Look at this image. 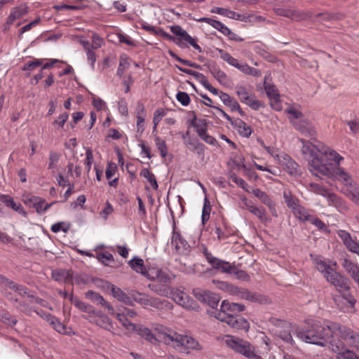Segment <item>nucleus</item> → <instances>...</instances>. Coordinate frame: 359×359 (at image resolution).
Instances as JSON below:
<instances>
[{
	"instance_id": "nucleus-41",
	"label": "nucleus",
	"mask_w": 359,
	"mask_h": 359,
	"mask_svg": "<svg viewBox=\"0 0 359 359\" xmlns=\"http://www.w3.org/2000/svg\"><path fill=\"white\" fill-rule=\"evenodd\" d=\"M285 113L288 114V118L290 120V123L293 126V127H298L296 122L301 118L303 114L298 109L294 107H290L285 110Z\"/></svg>"
},
{
	"instance_id": "nucleus-6",
	"label": "nucleus",
	"mask_w": 359,
	"mask_h": 359,
	"mask_svg": "<svg viewBox=\"0 0 359 359\" xmlns=\"http://www.w3.org/2000/svg\"><path fill=\"white\" fill-rule=\"evenodd\" d=\"M154 287H156L155 285H153L152 287L154 288ZM154 290L158 294L170 297L177 304L187 309H194L196 308V302L185 292L179 289L170 287H163L162 288H155Z\"/></svg>"
},
{
	"instance_id": "nucleus-46",
	"label": "nucleus",
	"mask_w": 359,
	"mask_h": 359,
	"mask_svg": "<svg viewBox=\"0 0 359 359\" xmlns=\"http://www.w3.org/2000/svg\"><path fill=\"white\" fill-rule=\"evenodd\" d=\"M211 211V205L207 197L204 198V204L202 210L201 220L203 224H205L210 219Z\"/></svg>"
},
{
	"instance_id": "nucleus-25",
	"label": "nucleus",
	"mask_w": 359,
	"mask_h": 359,
	"mask_svg": "<svg viewBox=\"0 0 359 359\" xmlns=\"http://www.w3.org/2000/svg\"><path fill=\"white\" fill-rule=\"evenodd\" d=\"M161 327L162 326L156 329L158 333ZM134 332H136L141 337L153 344H156L158 341H161L158 336L157 338L151 332V330L142 325L136 326V330Z\"/></svg>"
},
{
	"instance_id": "nucleus-36",
	"label": "nucleus",
	"mask_w": 359,
	"mask_h": 359,
	"mask_svg": "<svg viewBox=\"0 0 359 359\" xmlns=\"http://www.w3.org/2000/svg\"><path fill=\"white\" fill-rule=\"evenodd\" d=\"M94 314L97 317L95 321L97 325L109 331L113 330L112 321L107 316L102 314L100 311H96Z\"/></svg>"
},
{
	"instance_id": "nucleus-23",
	"label": "nucleus",
	"mask_w": 359,
	"mask_h": 359,
	"mask_svg": "<svg viewBox=\"0 0 359 359\" xmlns=\"http://www.w3.org/2000/svg\"><path fill=\"white\" fill-rule=\"evenodd\" d=\"M198 21L206 22L218 31L221 32L224 35L229 36V39H235L236 34H233L226 25L218 20L209 18H202L198 20Z\"/></svg>"
},
{
	"instance_id": "nucleus-11",
	"label": "nucleus",
	"mask_w": 359,
	"mask_h": 359,
	"mask_svg": "<svg viewBox=\"0 0 359 359\" xmlns=\"http://www.w3.org/2000/svg\"><path fill=\"white\" fill-rule=\"evenodd\" d=\"M132 300L142 305L143 306H151L156 309H160L163 303L158 298L152 297L145 293H141L134 291L131 293Z\"/></svg>"
},
{
	"instance_id": "nucleus-44",
	"label": "nucleus",
	"mask_w": 359,
	"mask_h": 359,
	"mask_svg": "<svg viewBox=\"0 0 359 359\" xmlns=\"http://www.w3.org/2000/svg\"><path fill=\"white\" fill-rule=\"evenodd\" d=\"M251 193L265 205L272 200L265 191H262L258 188H252Z\"/></svg>"
},
{
	"instance_id": "nucleus-10",
	"label": "nucleus",
	"mask_w": 359,
	"mask_h": 359,
	"mask_svg": "<svg viewBox=\"0 0 359 359\" xmlns=\"http://www.w3.org/2000/svg\"><path fill=\"white\" fill-rule=\"evenodd\" d=\"M219 339H221L222 343L225 344L227 347L247 356V345L243 339L231 335H226Z\"/></svg>"
},
{
	"instance_id": "nucleus-60",
	"label": "nucleus",
	"mask_w": 359,
	"mask_h": 359,
	"mask_svg": "<svg viewBox=\"0 0 359 359\" xmlns=\"http://www.w3.org/2000/svg\"><path fill=\"white\" fill-rule=\"evenodd\" d=\"M212 283L215 285V286L217 288H219L222 290L229 291V292L233 291V285L229 284L226 282L213 280Z\"/></svg>"
},
{
	"instance_id": "nucleus-26",
	"label": "nucleus",
	"mask_w": 359,
	"mask_h": 359,
	"mask_svg": "<svg viewBox=\"0 0 359 359\" xmlns=\"http://www.w3.org/2000/svg\"><path fill=\"white\" fill-rule=\"evenodd\" d=\"M309 190L317 194L321 195L328 198L332 202H337L338 198L337 195L329 191L328 189H325V187L318 184L310 183Z\"/></svg>"
},
{
	"instance_id": "nucleus-40",
	"label": "nucleus",
	"mask_w": 359,
	"mask_h": 359,
	"mask_svg": "<svg viewBox=\"0 0 359 359\" xmlns=\"http://www.w3.org/2000/svg\"><path fill=\"white\" fill-rule=\"evenodd\" d=\"M341 266L344 268L345 271L353 276L355 273L359 271V266L351 261L348 257H344L341 259Z\"/></svg>"
},
{
	"instance_id": "nucleus-48",
	"label": "nucleus",
	"mask_w": 359,
	"mask_h": 359,
	"mask_svg": "<svg viewBox=\"0 0 359 359\" xmlns=\"http://www.w3.org/2000/svg\"><path fill=\"white\" fill-rule=\"evenodd\" d=\"M264 89L269 98H277L280 97L278 91L274 85L269 84L264 80Z\"/></svg>"
},
{
	"instance_id": "nucleus-63",
	"label": "nucleus",
	"mask_w": 359,
	"mask_h": 359,
	"mask_svg": "<svg viewBox=\"0 0 359 359\" xmlns=\"http://www.w3.org/2000/svg\"><path fill=\"white\" fill-rule=\"evenodd\" d=\"M93 162V152L90 149H87L86 152V161H85V165H86V169L87 172H90L91 169V165Z\"/></svg>"
},
{
	"instance_id": "nucleus-62",
	"label": "nucleus",
	"mask_w": 359,
	"mask_h": 359,
	"mask_svg": "<svg viewBox=\"0 0 359 359\" xmlns=\"http://www.w3.org/2000/svg\"><path fill=\"white\" fill-rule=\"evenodd\" d=\"M212 76L220 83L226 81V75L225 73L218 69H213L211 71Z\"/></svg>"
},
{
	"instance_id": "nucleus-9",
	"label": "nucleus",
	"mask_w": 359,
	"mask_h": 359,
	"mask_svg": "<svg viewBox=\"0 0 359 359\" xmlns=\"http://www.w3.org/2000/svg\"><path fill=\"white\" fill-rule=\"evenodd\" d=\"M344 342L341 338L332 339L330 342V348L338 355V358L340 357L343 359H359V355H358L355 352L346 348Z\"/></svg>"
},
{
	"instance_id": "nucleus-53",
	"label": "nucleus",
	"mask_w": 359,
	"mask_h": 359,
	"mask_svg": "<svg viewBox=\"0 0 359 359\" xmlns=\"http://www.w3.org/2000/svg\"><path fill=\"white\" fill-rule=\"evenodd\" d=\"M70 229L69 224H66L64 222H57L55 224H53L51 227L50 230L53 233H58L60 231H62L65 233H67L69 231Z\"/></svg>"
},
{
	"instance_id": "nucleus-31",
	"label": "nucleus",
	"mask_w": 359,
	"mask_h": 359,
	"mask_svg": "<svg viewBox=\"0 0 359 359\" xmlns=\"http://www.w3.org/2000/svg\"><path fill=\"white\" fill-rule=\"evenodd\" d=\"M294 216L302 222H306L311 220L312 216V210H308L301 204L296 208L292 212Z\"/></svg>"
},
{
	"instance_id": "nucleus-16",
	"label": "nucleus",
	"mask_w": 359,
	"mask_h": 359,
	"mask_svg": "<svg viewBox=\"0 0 359 359\" xmlns=\"http://www.w3.org/2000/svg\"><path fill=\"white\" fill-rule=\"evenodd\" d=\"M339 338L354 347L359 355V334L357 332L343 326Z\"/></svg>"
},
{
	"instance_id": "nucleus-8",
	"label": "nucleus",
	"mask_w": 359,
	"mask_h": 359,
	"mask_svg": "<svg viewBox=\"0 0 359 359\" xmlns=\"http://www.w3.org/2000/svg\"><path fill=\"white\" fill-rule=\"evenodd\" d=\"M130 267L137 273H140L149 279H154L155 278H161L163 273L159 269H149L147 270L144 264V261L141 258L135 257L129 262Z\"/></svg>"
},
{
	"instance_id": "nucleus-20",
	"label": "nucleus",
	"mask_w": 359,
	"mask_h": 359,
	"mask_svg": "<svg viewBox=\"0 0 359 359\" xmlns=\"http://www.w3.org/2000/svg\"><path fill=\"white\" fill-rule=\"evenodd\" d=\"M85 296L87 299H90L93 303L106 308L110 314H115V310L114 307L108 302H107L104 299V297L99 293L92 290H88V292H86Z\"/></svg>"
},
{
	"instance_id": "nucleus-19",
	"label": "nucleus",
	"mask_w": 359,
	"mask_h": 359,
	"mask_svg": "<svg viewBox=\"0 0 359 359\" xmlns=\"http://www.w3.org/2000/svg\"><path fill=\"white\" fill-rule=\"evenodd\" d=\"M296 123L299 126V128L294 127L297 130L299 131L305 136L313 140L315 142H317V140L314 138L316 132L313 126L308 119L304 117V116H302L301 118L296 122Z\"/></svg>"
},
{
	"instance_id": "nucleus-33",
	"label": "nucleus",
	"mask_w": 359,
	"mask_h": 359,
	"mask_svg": "<svg viewBox=\"0 0 359 359\" xmlns=\"http://www.w3.org/2000/svg\"><path fill=\"white\" fill-rule=\"evenodd\" d=\"M219 57L224 61H226L229 65L239 69L241 71L245 72L246 71V65H240L238 61L233 58L229 53L222 50L217 49Z\"/></svg>"
},
{
	"instance_id": "nucleus-3",
	"label": "nucleus",
	"mask_w": 359,
	"mask_h": 359,
	"mask_svg": "<svg viewBox=\"0 0 359 359\" xmlns=\"http://www.w3.org/2000/svg\"><path fill=\"white\" fill-rule=\"evenodd\" d=\"M245 309L244 304L224 300L221 304L220 310L208 311V313L210 315H214L217 319L226 323L233 328L245 329L247 322L241 316L237 314V313L244 311Z\"/></svg>"
},
{
	"instance_id": "nucleus-38",
	"label": "nucleus",
	"mask_w": 359,
	"mask_h": 359,
	"mask_svg": "<svg viewBox=\"0 0 359 359\" xmlns=\"http://www.w3.org/2000/svg\"><path fill=\"white\" fill-rule=\"evenodd\" d=\"M116 316L117 320L126 330L132 332L136 330L137 325L128 319L124 311H121V309H118V312L116 313Z\"/></svg>"
},
{
	"instance_id": "nucleus-18",
	"label": "nucleus",
	"mask_w": 359,
	"mask_h": 359,
	"mask_svg": "<svg viewBox=\"0 0 359 359\" xmlns=\"http://www.w3.org/2000/svg\"><path fill=\"white\" fill-rule=\"evenodd\" d=\"M337 233L341 239L347 250L359 256V243L352 238L350 233L345 230L340 229L337 231Z\"/></svg>"
},
{
	"instance_id": "nucleus-1",
	"label": "nucleus",
	"mask_w": 359,
	"mask_h": 359,
	"mask_svg": "<svg viewBox=\"0 0 359 359\" xmlns=\"http://www.w3.org/2000/svg\"><path fill=\"white\" fill-rule=\"evenodd\" d=\"M343 326L332 321H321L317 319L306 320V327L295 331L296 336L309 344L320 346L330 345L332 339H338Z\"/></svg>"
},
{
	"instance_id": "nucleus-49",
	"label": "nucleus",
	"mask_w": 359,
	"mask_h": 359,
	"mask_svg": "<svg viewBox=\"0 0 359 359\" xmlns=\"http://www.w3.org/2000/svg\"><path fill=\"white\" fill-rule=\"evenodd\" d=\"M49 323L57 332L62 334L66 332V327L54 316H53V319L49 321Z\"/></svg>"
},
{
	"instance_id": "nucleus-32",
	"label": "nucleus",
	"mask_w": 359,
	"mask_h": 359,
	"mask_svg": "<svg viewBox=\"0 0 359 359\" xmlns=\"http://www.w3.org/2000/svg\"><path fill=\"white\" fill-rule=\"evenodd\" d=\"M199 296V299L209 305L212 309H215L219 302V297L210 292L205 291L200 294Z\"/></svg>"
},
{
	"instance_id": "nucleus-55",
	"label": "nucleus",
	"mask_w": 359,
	"mask_h": 359,
	"mask_svg": "<svg viewBox=\"0 0 359 359\" xmlns=\"http://www.w3.org/2000/svg\"><path fill=\"white\" fill-rule=\"evenodd\" d=\"M231 123L237 128L238 132L243 137L247 136V127L246 124L242 120L237 118L234 121H232Z\"/></svg>"
},
{
	"instance_id": "nucleus-21",
	"label": "nucleus",
	"mask_w": 359,
	"mask_h": 359,
	"mask_svg": "<svg viewBox=\"0 0 359 359\" xmlns=\"http://www.w3.org/2000/svg\"><path fill=\"white\" fill-rule=\"evenodd\" d=\"M170 31L172 33L177 36H180L182 39L189 43L194 48L197 50L199 53L202 52V49L199 45L196 43V39L191 37L187 32L184 30L179 25H174L170 27Z\"/></svg>"
},
{
	"instance_id": "nucleus-64",
	"label": "nucleus",
	"mask_w": 359,
	"mask_h": 359,
	"mask_svg": "<svg viewBox=\"0 0 359 359\" xmlns=\"http://www.w3.org/2000/svg\"><path fill=\"white\" fill-rule=\"evenodd\" d=\"M117 167L114 163H109L105 171L106 177L107 180L111 179L116 173Z\"/></svg>"
},
{
	"instance_id": "nucleus-56",
	"label": "nucleus",
	"mask_w": 359,
	"mask_h": 359,
	"mask_svg": "<svg viewBox=\"0 0 359 359\" xmlns=\"http://www.w3.org/2000/svg\"><path fill=\"white\" fill-rule=\"evenodd\" d=\"M309 222L310 223H311L312 224H313L314 226H316L320 230H322L324 231H328V229H327V226H326V224L322 220H320L319 218L314 216L313 215H312V216L311 217V220H309Z\"/></svg>"
},
{
	"instance_id": "nucleus-12",
	"label": "nucleus",
	"mask_w": 359,
	"mask_h": 359,
	"mask_svg": "<svg viewBox=\"0 0 359 359\" xmlns=\"http://www.w3.org/2000/svg\"><path fill=\"white\" fill-rule=\"evenodd\" d=\"M274 11L277 15L297 21L308 20L312 17V13L309 11L291 10L284 8H275Z\"/></svg>"
},
{
	"instance_id": "nucleus-50",
	"label": "nucleus",
	"mask_w": 359,
	"mask_h": 359,
	"mask_svg": "<svg viewBox=\"0 0 359 359\" xmlns=\"http://www.w3.org/2000/svg\"><path fill=\"white\" fill-rule=\"evenodd\" d=\"M0 320L12 327L18 323L17 319L12 316L8 312H4L0 314Z\"/></svg>"
},
{
	"instance_id": "nucleus-61",
	"label": "nucleus",
	"mask_w": 359,
	"mask_h": 359,
	"mask_svg": "<svg viewBox=\"0 0 359 359\" xmlns=\"http://www.w3.org/2000/svg\"><path fill=\"white\" fill-rule=\"evenodd\" d=\"M176 98L179 102L183 106H187L190 102V97L185 92H179L176 95Z\"/></svg>"
},
{
	"instance_id": "nucleus-28",
	"label": "nucleus",
	"mask_w": 359,
	"mask_h": 359,
	"mask_svg": "<svg viewBox=\"0 0 359 359\" xmlns=\"http://www.w3.org/2000/svg\"><path fill=\"white\" fill-rule=\"evenodd\" d=\"M25 203H29V205L33 206L39 214L45 212L51 206V204L46 203L44 199H41L36 196H34L29 198L28 201H26Z\"/></svg>"
},
{
	"instance_id": "nucleus-54",
	"label": "nucleus",
	"mask_w": 359,
	"mask_h": 359,
	"mask_svg": "<svg viewBox=\"0 0 359 359\" xmlns=\"http://www.w3.org/2000/svg\"><path fill=\"white\" fill-rule=\"evenodd\" d=\"M68 118L69 114L67 112H64L53 121V125L57 130L62 128Z\"/></svg>"
},
{
	"instance_id": "nucleus-27",
	"label": "nucleus",
	"mask_w": 359,
	"mask_h": 359,
	"mask_svg": "<svg viewBox=\"0 0 359 359\" xmlns=\"http://www.w3.org/2000/svg\"><path fill=\"white\" fill-rule=\"evenodd\" d=\"M171 244L175 246L179 253H184L187 251L189 245L187 241L184 239L180 233L173 231Z\"/></svg>"
},
{
	"instance_id": "nucleus-42",
	"label": "nucleus",
	"mask_w": 359,
	"mask_h": 359,
	"mask_svg": "<svg viewBox=\"0 0 359 359\" xmlns=\"http://www.w3.org/2000/svg\"><path fill=\"white\" fill-rule=\"evenodd\" d=\"M248 210L257 217L261 222H267L270 220L266 215L265 208L254 205L248 206Z\"/></svg>"
},
{
	"instance_id": "nucleus-51",
	"label": "nucleus",
	"mask_w": 359,
	"mask_h": 359,
	"mask_svg": "<svg viewBox=\"0 0 359 359\" xmlns=\"http://www.w3.org/2000/svg\"><path fill=\"white\" fill-rule=\"evenodd\" d=\"M248 301H251L252 302H257L259 304H266L269 302L266 297L257 294L255 292H248Z\"/></svg>"
},
{
	"instance_id": "nucleus-22",
	"label": "nucleus",
	"mask_w": 359,
	"mask_h": 359,
	"mask_svg": "<svg viewBox=\"0 0 359 359\" xmlns=\"http://www.w3.org/2000/svg\"><path fill=\"white\" fill-rule=\"evenodd\" d=\"M281 158L280 163L285 167L290 175L300 176L302 175L300 166L288 155L284 154L281 156Z\"/></svg>"
},
{
	"instance_id": "nucleus-37",
	"label": "nucleus",
	"mask_w": 359,
	"mask_h": 359,
	"mask_svg": "<svg viewBox=\"0 0 359 359\" xmlns=\"http://www.w3.org/2000/svg\"><path fill=\"white\" fill-rule=\"evenodd\" d=\"M194 126L196 128L198 135L203 140H204L206 143L211 144V145H214L215 144L216 140L213 137L209 135L207 133V128L205 126H199L198 124L194 125Z\"/></svg>"
},
{
	"instance_id": "nucleus-59",
	"label": "nucleus",
	"mask_w": 359,
	"mask_h": 359,
	"mask_svg": "<svg viewBox=\"0 0 359 359\" xmlns=\"http://www.w3.org/2000/svg\"><path fill=\"white\" fill-rule=\"evenodd\" d=\"M346 292H343L341 296L343 300H345L350 306L351 308L354 309L355 304L356 303V299L355 297L349 292L348 291H345Z\"/></svg>"
},
{
	"instance_id": "nucleus-58",
	"label": "nucleus",
	"mask_w": 359,
	"mask_h": 359,
	"mask_svg": "<svg viewBox=\"0 0 359 359\" xmlns=\"http://www.w3.org/2000/svg\"><path fill=\"white\" fill-rule=\"evenodd\" d=\"M104 45V40L97 34H93L92 36V49H97Z\"/></svg>"
},
{
	"instance_id": "nucleus-30",
	"label": "nucleus",
	"mask_w": 359,
	"mask_h": 359,
	"mask_svg": "<svg viewBox=\"0 0 359 359\" xmlns=\"http://www.w3.org/2000/svg\"><path fill=\"white\" fill-rule=\"evenodd\" d=\"M0 201L4 203L6 206L11 208L13 210L21 214L24 216L26 215V212L25 211L23 207L20 203H15L13 199L5 194H0Z\"/></svg>"
},
{
	"instance_id": "nucleus-5",
	"label": "nucleus",
	"mask_w": 359,
	"mask_h": 359,
	"mask_svg": "<svg viewBox=\"0 0 359 359\" xmlns=\"http://www.w3.org/2000/svg\"><path fill=\"white\" fill-rule=\"evenodd\" d=\"M317 270L321 273L327 282L332 285L337 290L341 293L343 291L350 290L349 280L345 276L332 269L325 262L316 259Z\"/></svg>"
},
{
	"instance_id": "nucleus-4",
	"label": "nucleus",
	"mask_w": 359,
	"mask_h": 359,
	"mask_svg": "<svg viewBox=\"0 0 359 359\" xmlns=\"http://www.w3.org/2000/svg\"><path fill=\"white\" fill-rule=\"evenodd\" d=\"M158 337L165 344L172 345L180 351L202 349V346L192 337L179 334L163 327L158 330Z\"/></svg>"
},
{
	"instance_id": "nucleus-13",
	"label": "nucleus",
	"mask_w": 359,
	"mask_h": 359,
	"mask_svg": "<svg viewBox=\"0 0 359 359\" xmlns=\"http://www.w3.org/2000/svg\"><path fill=\"white\" fill-rule=\"evenodd\" d=\"M331 162L332 163V165H328L330 173L327 176H333L338 180L342 182L346 187L353 188L351 175L346 172L344 168L338 166L339 163L337 165L333 161H331Z\"/></svg>"
},
{
	"instance_id": "nucleus-15",
	"label": "nucleus",
	"mask_w": 359,
	"mask_h": 359,
	"mask_svg": "<svg viewBox=\"0 0 359 359\" xmlns=\"http://www.w3.org/2000/svg\"><path fill=\"white\" fill-rule=\"evenodd\" d=\"M105 287L108 290H110L112 296L118 301L129 306H133V301L132 296L130 297L128 294L123 292L120 287L109 283L105 282Z\"/></svg>"
},
{
	"instance_id": "nucleus-39",
	"label": "nucleus",
	"mask_w": 359,
	"mask_h": 359,
	"mask_svg": "<svg viewBox=\"0 0 359 359\" xmlns=\"http://www.w3.org/2000/svg\"><path fill=\"white\" fill-rule=\"evenodd\" d=\"M211 13H217L231 19L242 20L241 15L224 8L215 7L212 8Z\"/></svg>"
},
{
	"instance_id": "nucleus-45",
	"label": "nucleus",
	"mask_w": 359,
	"mask_h": 359,
	"mask_svg": "<svg viewBox=\"0 0 359 359\" xmlns=\"http://www.w3.org/2000/svg\"><path fill=\"white\" fill-rule=\"evenodd\" d=\"M168 109H163V108H158L154 113V117H153V132H154L158 123L162 120L163 117H164L168 112Z\"/></svg>"
},
{
	"instance_id": "nucleus-57",
	"label": "nucleus",
	"mask_w": 359,
	"mask_h": 359,
	"mask_svg": "<svg viewBox=\"0 0 359 359\" xmlns=\"http://www.w3.org/2000/svg\"><path fill=\"white\" fill-rule=\"evenodd\" d=\"M60 155L56 152L50 151L48 157V169H53L55 168L57 163L59 161Z\"/></svg>"
},
{
	"instance_id": "nucleus-43",
	"label": "nucleus",
	"mask_w": 359,
	"mask_h": 359,
	"mask_svg": "<svg viewBox=\"0 0 359 359\" xmlns=\"http://www.w3.org/2000/svg\"><path fill=\"white\" fill-rule=\"evenodd\" d=\"M140 175L145 179H147V182L150 184L151 187L154 189L156 190L158 187L156 179L155 177V175L154 173H152L149 169L147 168H143Z\"/></svg>"
},
{
	"instance_id": "nucleus-24",
	"label": "nucleus",
	"mask_w": 359,
	"mask_h": 359,
	"mask_svg": "<svg viewBox=\"0 0 359 359\" xmlns=\"http://www.w3.org/2000/svg\"><path fill=\"white\" fill-rule=\"evenodd\" d=\"M189 133V131H187L185 135H182V138L184 140V143L187 148L190 151L196 153L199 156H203L205 150V145L199 142L197 140L191 138L187 139V136Z\"/></svg>"
},
{
	"instance_id": "nucleus-34",
	"label": "nucleus",
	"mask_w": 359,
	"mask_h": 359,
	"mask_svg": "<svg viewBox=\"0 0 359 359\" xmlns=\"http://www.w3.org/2000/svg\"><path fill=\"white\" fill-rule=\"evenodd\" d=\"M283 197L287 207L290 209L292 212L300 205L299 199L294 196L289 190L283 191Z\"/></svg>"
},
{
	"instance_id": "nucleus-2",
	"label": "nucleus",
	"mask_w": 359,
	"mask_h": 359,
	"mask_svg": "<svg viewBox=\"0 0 359 359\" xmlns=\"http://www.w3.org/2000/svg\"><path fill=\"white\" fill-rule=\"evenodd\" d=\"M300 142L302 144V154L309 158V170L316 175H329L330 170L328 165H332L331 161L338 165L343 160L341 156L322 143L318 142L317 144H314L304 139H301Z\"/></svg>"
},
{
	"instance_id": "nucleus-7",
	"label": "nucleus",
	"mask_w": 359,
	"mask_h": 359,
	"mask_svg": "<svg viewBox=\"0 0 359 359\" xmlns=\"http://www.w3.org/2000/svg\"><path fill=\"white\" fill-rule=\"evenodd\" d=\"M244 162V158L235 157L231 162L229 163V165L231 168V172L229 174L230 180L243 189H245V181L243 179L239 178L236 175V173L241 172L243 175L247 173V170Z\"/></svg>"
},
{
	"instance_id": "nucleus-29",
	"label": "nucleus",
	"mask_w": 359,
	"mask_h": 359,
	"mask_svg": "<svg viewBox=\"0 0 359 359\" xmlns=\"http://www.w3.org/2000/svg\"><path fill=\"white\" fill-rule=\"evenodd\" d=\"M70 302L75 307L82 312L90 314L96 313V310L92 305L81 301L78 297H74L72 294H70Z\"/></svg>"
},
{
	"instance_id": "nucleus-47",
	"label": "nucleus",
	"mask_w": 359,
	"mask_h": 359,
	"mask_svg": "<svg viewBox=\"0 0 359 359\" xmlns=\"http://www.w3.org/2000/svg\"><path fill=\"white\" fill-rule=\"evenodd\" d=\"M155 143L162 158H165L168 155V147L166 143L159 137H156Z\"/></svg>"
},
{
	"instance_id": "nucleus-52",
	"label": "nucleus",
	"mask_w": 359,
	"mask_h": 359,
	"mask_svg": "<svg viewBox=\"0 0 359 359\" xmlns=\"http://www.w3.org/2000/svg\"><path fill=\"white\" fill-rule=\"evenodd\" d=\"M8 287L13 290L15 292H18L21 296L27 295L28 297V294H30L28 292L27 288H26L22 285L17 284L13 281H11V283H10V285Z\"/></svg>"
},
{
	"instance_id": "nucleus-14",
	"label": "nucleus",
	"mask_w": 359,
	"mask_h": 359,
	"mask_svg": "<svg viewBox=\"0 0 359 359\" xmlns=\"http://www.w3.org/2000/svg\"><path fill=\"white\" fill-rule=\"evenodd\" d=\"M272 322L275 323L277 327L283 328V330L277 331L279 337L286 343L291 345L294 344V341L292 339L291 332L292 331V327L291 323L281 320L279 319H272Z\"/></svg>"
},
{
	"instance_id": "nucleus-35",
	"label": "nucleus",
	"mask_w": 359,
	"mask_h": 359,
	"mask_svg": "<svg viewBox=\"0 0 359 359\" xmlns=\"http://www.w3.org/2000/svg\"><path fill=\"white\" fill-rule=\"evenodd\" d=\"M27 10L25 6H20L12 8L8 15V24H13L16 20H19L27 14Z\"/></svg>"
},
{
	"instance_id": "nucleus-17",
	"label": "nucleus",
	"mask_w": 359,
	"mask_h": 359,
	"mask_svg": "<svg viewBox=\"0 0 359 359\" xmlns=\"http://www.w3.org/2000/svg\"><path fill=\"white\" fill-rule=\"evenodd\" d=\"M205 257L208 262L216 269L222 272L231 273L235 271V266H232L229 262L223 261L213 257L211 253L205 252Z\"/></svg>"
}]
</instances>
